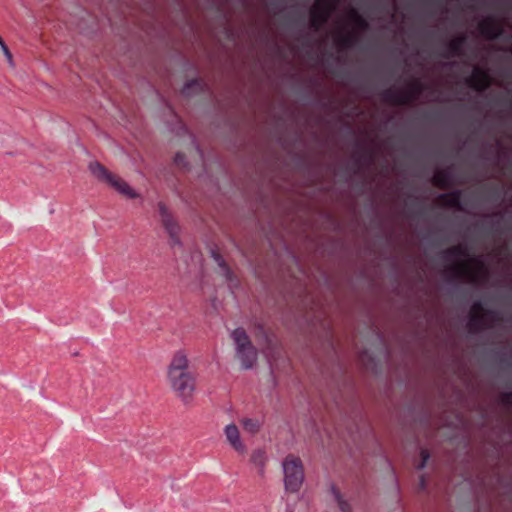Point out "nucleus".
Instances as JSON below:
<instances>
[{
	"mask_svg": "<svg viewBox=\"0 0 512 512\" xmlns=\"http://www.w3.org/2000/svg\"><path fill=\"white\" fill-rule=\"evenodd\" d=\"M168 382L171 389L184 402H188L195 391V375L189 370L187 356L178 352L174 355L168 369Z\"/></svg>",
	"mask_w": 512,
	"mask_h": 512,
	"instance_id": "obj_1",
	"label": "nucleus"
},
{
	"mask_svg": "<svg viewBox=\"0 0 512 512\" xmlns=\"http://www.w3.org/2000/svg\"><path fill=\"white\" fill-rule=\"evenodd\" d=\"M231 337L236 345V357L245 369L251 368L257 359V350L243 328L235 329Z\"/></svg>",
	"mask_w": 512,
	"mask_h": 512,
	"instance_id": "obj_2",
	"label": "nucleus"
},
{
	"mask_svg": "<svg viewBox=\"0 0 512 512\" xmlns=\"http://www.w3.org/2000/svg\"><path fill=\"white\" fill-rule=\"evenodd\" d=\"M423 90L424 85L422 82L415 79L409 83L408 89L397 90L394 88H388L381 93V97L386 103L401 106L407 105L414 101L423 92Z\"/></svg>",
	"mask_w": 512,
	"mask_h": 512,
	"instance_id": "obj_3",
	"label": "nucleus"
},
{
	"mask_svg": "<svg viewBox=\"0 0 512 512\" xmlns=\"http://www.w3.org/2000/svg\"><path fill=\"white\" fill-rule=\"evenodd\" d=\"M284 484L287 492L296 493L304 481V469L300 458L288 455L283 461Z\"/></svg>",
	"mask_w": 512,
	"mask_h": 512,
	"instance_id": "obj_4",
	"label": "nucleus"
},
{
	"mask_svg": "<svg viewBox=\"0 0 512 512\" xmlns=\"http://www.w3.org/2000/svg\"><path fill=\"white\" fill-rule=\"evenodd\" d=\"M501 321L499 312L486 309L482 302H475L470 311L468 327L470 332L478 333L489 327L488 322L497 323Z\"/></svg>",
	"mask_w": 512,
	"mask_h": 512,
	"instance_id": "obj_5",
	"label": "nucleus"
},
{
	"mask_svg": "<svg viewBox=\"0 0 512 512\" xmlns=\"http://www.w3.org/2000/svg\"><path fill=\"white\" fill-rule=\"evenodd\" d=\"M89 167L94 176H96L99 180L108 183L122 195L131 199L138 197V194L128 185L127 182H125L119 176L109 172L100 163H91Z\"/></svg>",
	"mask_w": 512,
	"mask_h": 512,
	"instance_id": "obj_6",
	"label": "nucleus"
},
{
	"mask_svg": "<svg viewBox=\"0 0 512 512\" xmlns=\"http://www.w3.org/2000/svg\"><path fill=\"white\" fill-rule=\"evenodd\" d=\"M338 0H316L310 10V25L315 30H320L329 20L335 10Z\"/></svg>",
	"mask_w": 512,
	"mask_h": 512,
	"instance_id": "obj_7",
	"label": "nucleus"
},
{
	"mask_svg": "<svg viewBox=\"0 0 512 512\" xmlns=\"http://www.w3.org/2000/svg\"><path fill=\"white\" fill-rule=\"evenodd\" d=\"M158 208H159V214H160L162 225L170 237L171 244L172 245L180 244V238H179V230L180 229H179L178 224L175 222L174 218L168 212L166 206L163 203H159Z\"/></svg>",
	"mask_w": 512,
	"mask_h": 512,
	"instance_id": "obj_8",
	"label": "nucleus"
},
{
	"mask_svg": "<svg viewBox=\"0 0 512 512\" xmlns=\"http://www.w3.org/2000/svg\"><path fill=\"white\" fill-rule=\"evenodd\" d=\"M454 275L457 278H465L470 282H476L478 271L484 270V264L480 261H477V270L472 268L469 262L466 261H458L452 267Z\"/></svg>",
	"mask_w": 512,
	"mask_h": 512,
	"instance_id": "obj_9",
	"label": "nucleus"
},
{
	"mask_svg": "<svg viewBox=\"0 0 512 512\" xmlns=\"http://www.w3.org/2000/svg\"><path fill=\"white\" fill-rule=\"evenodd\" d=\"M466 83L470 88L483 92L490 87L491 77L483 68L474 67L472 75L466 79Z\"/></svg>",
	"mask_w": 512,
	"mask_h": 512,
	"instance_id": "obj_10",
	"label": "nucleus"
},
{
	"mask_svg": "<svg viewBox=\"0 0 512 512\" xmlns=\"http://www.w3.org/2000/svg\"><path fill=\"white\" fill-rule=\"evenodd\" d=\"M479 32L488 40H496L503 33L502 25L492 17H489L478 24Z\"/></svg>",
	"mask_w": 512,
	"mask_h": 512,
	"instance_id": "obj_11",
	"label": "nucleus"
},
{
	"mask_svg": "<svg viewBox=\"0 0 512 512\" xmlns=\"http://www.w3.org/2000/svg\"><path fill=\"white\" fill-rule=\"evenodd\" d=\"M466 42L467 36L465 34L459 35L458 37L452 39L448 43L447 50L442 54V57L448 59L455 56H463V47L465 46Z\"/></svg>",
	"mask_w": 512,
	"mask_h": 512,
	"instance_id": "obj_12",
	"label": "nucleus"
},
{
	"mask_svg": "<svg viewBox=\"0 0 512 512\" xmlns=\"http://www.w3.org/2000/svg\"><path fill=\"white\" fill-rule=\"evenodd\" d=\"M225 436L230 445L239 453H245L246 449L240 440V433L236 425L229 424L225 427Z\"/></svg>",
	"mask_w": 512,
	"mask_h": 512,
	"instance_id": "obj_13",
	"label": "nucleus"
},
{
	"mask_svg": "<svg viewBox=\"0 0 512 512\" xmlns=\"http://www.w3.org/2000/svg\"><path fill=\"white\" fill-rule=\"evenodd\" d=\"M462 191L455 190L450 193L441 194L438 197L441 205L445 207L455 208L457 210L462 211L463 206L461 204Z\"/></svg>",
	"mask_w": 512,
	"mask_h": 512,
	"instance_id": "obj_14",
	"label": "nucleus"
},
{
	"mask_svg": "<svg viewBox=\"0 0 512 512\" xmlns=\"http://www.w3.org/2000/svg\"><path fill=\"white\" fill-rule=\"evenodd\" d=\"M432 183L440 189H447L452 185L451 173L448 169L437 171L433 178Z\"/></svg>",
	"mask_w": 512,
	"mask_h": 512,
	"instance_id": "obj_15",
	"label": "nucleus"
},
{
	"mask_svg": "<svg viewBox=\"0 0 512 512\" xmlns=\"http://www.w3.org/2000/svg\"><path fill=\"white\" fill-rule=\"evenodd\" d=\"M468 255V249L464 245H456L442 252V256L446 260L451 258L467 257Z\"/></svg>",
	"mask_w": 512,
	"mask_h": 512,
	"instance_id": "obj_16",
	"label": "nucleus"
},
{
	"mask_svg": "<svg viewBox=\"0 0 512 512\" xmlns=\"http://www.w3.org/2000/svg\"><path fill=\"white\" fill-rule=\"evenodd\" d=\"M252 463L258 467V473L263 476L266 463V456L263 450H256L251 455Z\"/></svg>",
	"mask_w": 512,
	"mask_h": 512,
	"instance_id": "obj_17",
	"label": "nucleus"
},
{
	"mask_svg": "<svg viewBox=\"0 0 512 512\" xmlns=\"http://www.w3.org/2000/svg\"><path fill=\"white\" fill-rule=\"evenodd\" d=\"M212 257H213L214 261L217 263V265L219 266V268L221 269L222 274L226 277V279L232 280L233 273H232L231 269L228 267V265L226 264L223 257L217 251H214V250L212 251Z\"/></svg>",
	"mask_w": 512,
	"mask_h": 512,
	"instance_id": "obj_18",
	"label": "nucleus"
},
{
	"mask_svg": "<svg viewBox=\"0 0 512 512\" xmlns=\"http://www.w3.org/2000/svg\"><path fill=\"white\" fill-rule=\"evenodd\" d=\"M358 37L354 33H347L340 35L337 39V44L340 48H351L357 43Z\"/></svg>",
	"mask_w": 512,
	"mask_h": 512,
	"instance_id": "obj_19",
	"label": "nucleus"
},
{
	"mask_svg": "<svg viewBox=\"0 0 512 512\" xmlns=\"http://www.w3.org/2000/svg\"><path fill=\"white\" fill-rule=\"evenodd\" d=\"M350 18L355 26L360 30H366L369 27L368 21L356 10L350 12Z\"/></svg>",
	"mask_w": 512,
	"mask_h": 512,
	"instance_id": "obj_20",
	"label": "nucleus"
},
{
	"mask_svg": "<svg viewBox=\"0 0 512 512\" xmlns=\"http://www.w3.org/2000/svg\"><path fill=\"white\" fill-rule=\"evenodd\" d=\"M332 493H333L334 498L338 504L339 509L342 512H350L351 511L350 504L346 500L343 499L342 495L335 487H332Z\"/></svg>",
	"mask_w": 512,
	"mask_h": 512,
	"instance_id": "obj_21",
	"label": "nucleus"
},
{
	"mask_svg": "<svg viewBox=\"0 0 512 512\" xmlns=\"http://www.w3.org/2000/svg\"><path fill=\"white\" fill-rule=\"evenodd\" d=\"M242 425L245 431L254 434L259 430L261 424L257 419L245 418L242 420Z\"/></svg>",
	"mask_w": 512,
	"mask_h": 512,
	"instance_id": "obj_22",
	"label": "nucleus"
},
{
	"mask_svg": "<svg viewBox=\"0 0 512 512\" xmlns=\"http://www.w3.org/2000/svg\"><path fill=\"white\" fill-rule=\"evenodd\" d=\"M202 80L200 79H192L190 81H188L185 86L183 87V94L185 95H189L190 94V91L192 89H197V90H201L202 89Z\"/></svg>",
	"mask_w": 512,
	"mask_h": 512,
	"instance_id": "obj_23",
	"label": "nucleus"
},
{
	"mask_svg": "<svg viewBox=\"0 0 512 512\" xmlns=\"http://www.w3.org/2000/svg\"><path fill=\"white\" fill-rule=\"evenodd\" d=\"M174 163L178 167L185 168L187 166L186 157L184 153L178 152L174 157Z\"/></svg>",
	"mask_w": 512,
	"mask_h": 512,
	"instance_id": "obj_24",
	"label": "nucleus"
},
{
	"mask_svg": "<svg viewBox=\"0 0 512 512\" xmlns=\"http://www.w3.org/2000/svg\"><path fill=\"white\" fill-rule=\"evenodd\" d=\"M0 48H1L5 58L9 62V64L12 65L13 64L12 53L10 52L9 48L7 47V45L5 44L4 41L0 43Z\"/></svg>",
	"mask_w": 512,
	"mask_h": 512,
	"instance_id": "obj_25",
	"label": "nucleus"
},
{
	"mask_svg": "<svg viewBox=\"0 0 512 512\" xmlns=\"http://www.w3.org/2000/svg\"><path fill=\"white\" fill-rule=\"evenodd\" d=\"M421 462L418 464L417 469L421 470L425 467L430 455L427 450H421Z\"/></svg>",
	"mask_w": 512,
	"mask_h": 512,
	"instance_id": "obj_26",
	"label": "nucleus"
},
{
	"mask_svg": "<svg viewBox=\"0 0 512 512\" xmlns=\"http://www.w3.org/2000/svg\"><path fill=\"white\" fill-rule=\"evenodd\" d=\"M501 401L503 404L512 407V391L503 393L501 395Z\"/></svg>",
	"mask_w": 512,
	"mask_h": 512,
	"instance_id": "obj_27",
	"label": "nucleus"
},
{
	"mask_svg": "<svg viewBox=\"0 0 512 512\" xmlns=\"http://www.w3.org/2000/svg\"><path fill=\"white\" fill-rule=\"evenodd\" d=\"M362 158L364 160H367L368 162H371L372 159H373V155H372V153H370L368 151H364L363 154H362Z\"/></svg>",
	"mask_w": 512,
	"mask_h": 512,
	"instance_id": "obj_28",
	"label": "nucleus"
},
{
	"mask_svg": "<svg viewBox=\"0 0 512 512\" xmlns=\"http://www.w3.org/2000/svg\"><path fill=\"white\" fill-rule=\"evenodd\" d=\"M425 486V478L424 476H421V487L424 488Z\"/></svg>",
	"mask_w": 512,
	"mask_h": 512,
	"instance_id": "obj_29",
	"label": "nucleus"
},
{
	"mask_svg": "<svg viewBox=\"0 0 512 512\" xmlns=\"http://www.w3.org/2000/svg\"><path fill=\"white\" fill-rule=\"evenodd\" d=\"M3 42V39L0 37V43Z\"/></svg>",
	"mask_w": 512,
	"mask_h": 512,
	"instance_id": "obj_30",
	"label": "nucleus"
}]
</instances>
